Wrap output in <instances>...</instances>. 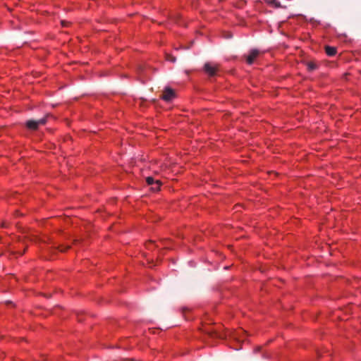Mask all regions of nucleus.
<instances>
[{"label":"nucleus","mask_w":361,"mask_h":361,"mask_svg":"<svg viewBox=\"0 0 361 361\" xmlns=\"http://www.w3.org/2000/svg\"><path fill=\"white\" fill-rule=\"evenodd\" d=\"M138 71H142V66H139Z\"/></svg>","instance_id":"obj_14"},{"label":"nucleus","mask_w":361,"mask_h":361,"mask_svg":"<svg viewBox=\"0 0 361 361\" xmlns=\"http://www.w3.org/2000/svg\"><path fill=\"white\" fill-rule=\"evenodd\" d=\"M47 123V117H44L39 120H28L26 122V127L30 130H35L39 126H43Z\"/></svg>","instance_id":"obj_2"},{"label":"nucleus","mask_w":361,"mask_h":361,"mask_svg":"<svg viewBox=\"0 0 361 361\" xmlns=\"http://www.w3.org/2000/svg\"><path fill=\"white\" fill-rule=\"evenodd\" d=\"M69 248H70V246H66V247L61 246L59 247V250H60L61 252H65L66 250H68Z\"/></svg>","instance_id":"obj_10"},{"label":"nucleus","mask_w":361,"mask_h":361,"mask_svg":"<svg viewBox=\"0 0 361 361\" xmlns=\"http://www.w3.org/2000/svg\"><path fill=\"white\" fill-rule=\"evenodd\" d=\"M166 59L169 61H171L172 63H175L176 61V57L171 56V55H169V54H167L166 55Z\"/></svg>","instance_id":"obj_9"},{"label":"nucleus","mask_w":361,"mask_h":361,"mask_svg":"<svg viewBox=\"0 0 361 361\" xmlns=\"http://www.w3.org/2000/svg\"><path fill=\"white\" fill-rule=\"evenodd\" d=\"M61 24L63 26H66L68 24V23L65 20H62Z\"/></svg>","instance_id":"obj_13"},{"label":"nucleus","mask_w":361,"mask_h":361,"mask_svg":"<svg viewBox=\"0 0 361 361\" xmlns=\"http://www.w3.org/2000/svg\"><path fill=\"white\" fill-rule=\"evenodd\" d=\"M325 51L328 56H333L336 54V49L334 47L326 46Z\"/></svg>","instance_id":"obj_6"},{"label":"nucleus","mask_w":361,"mask_h":361,"mask_svg":"<svg viewBox=\"0 0 361 361\" xmlns=\"http://www.w3.org/2000/svg\"><path fill=\"white\" fill-rule=\"evenodd\" d=\"M268 4L274 8H281V4L278 0H269Z\"/></svg>","instance_id":"obj_8"},{"label":"nucleus","mask_w":361,"mask_h":361,"mask_svg":"<svg viewBox=\"0 0 361 361\" xmlns=\"http://www.w3.org/2000/svg\"><path fill=\"white\" fill-rule=\"evenodd\" d=\"M154 243V241H149V242L148 243V244L147 245V248H148V249H149V248H150V246H151V245H152Z\"/></svg>","instance_id":"obj_11"},{"label":"nucleus","mask_w":361,"mask_h":361,"mask_svg":"<svg viewBox=\"0 0 361 361\" xmlns=\"http://www.w3.org/2000/svg\"><path fill=\"white\" fill-rule=\"evenodd\" d=\"M306 66L309 71H313L317 68V65L314 61H307Z\"/></svg>","instance_id":"obj_7"},{"label":"nucleus","mask_w":361,"mask_h":361,"mask_svg":"<svg viewBox=\"0 0 361 361\" xmlns=\"http://www.w3.org/2000/svg\"><path fill=\"white\" fill-rule=\"evenodd\" d=\"M146 182L149 185H156V187H151V190L153 191H158L160 189L161 183L159 180H154V178L148 176L146 178Z\"/></svg>","instance_id":"obj_4"},{"label":"nucleus","mask_w":361,"mask_h":361,"mask_svg":"<svg viewBox=\"0 0 361 361\" xmlns=\"http://www.w3.org/2000/svg\"><path fill=\"white\" fill-rule=\"evenodd\" d=\"M211 336H216V337H221L216 332H213L211 334Z\"/></svg>","instance_id":"obj_12"},{"label":"nucleus","mask_w":361,"mask_h":361,"mask_svg":"<svg viewBox=\"0 0 361 361\" xmlns=\"http://www.w3.org/2000/svg\"><path fill=\"white\" fill-rule=\"evenodd\" d=\"M203 70L209 76L213 77L217 75L219 71V66L216 63L207 62L204 65Z\"/></svg>","instance_id":"obj_1"},{"label":"nucleus","mask_w":361,"mask_h":361,"mask_svg":"<svg viewBox=\"0 0 361 361\" xmlns=\"http://www.w3.org/2000/svg\"><path fill=\"white\" fill-rule=\"evenodd\" d=\"M259 51L257 49H252L249 55L246 58V61L249 65L254 63L255 59L259 56Z\"/></svg>","instance_id":"obj_5"},{"label":"nucleus","mask_w":361,"mask_h":361,"mask_svg":"<svg viewBox=\"0 0 361 361\" xmlns=\"http://www.w3.org/2000/svg\"><path fill=\"white\" fill-rule=\"evenodd\" d=\"M176 97L175 92L170 87H166L161 98L166 102H171Z\"/></svg>","instance_id":"obj_3"}]
</instances>
